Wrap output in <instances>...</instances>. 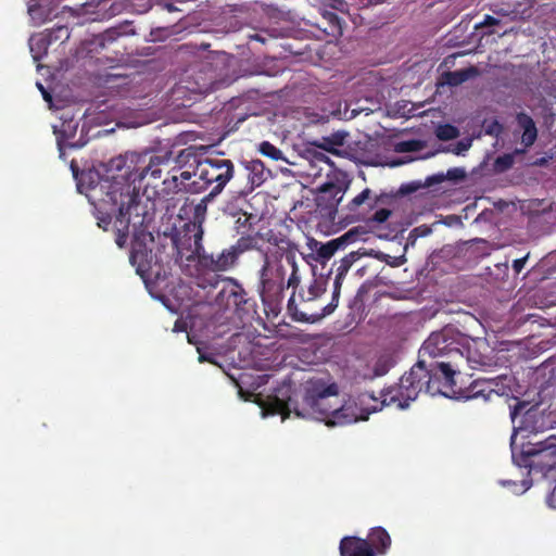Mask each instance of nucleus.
<instances>
[{"label":"nucleus","instance_id":"obj_9","mask_svg":"<svg viewBox=\"0 0 556 556\" xmlns=\"http://www.w3.org/2000/svg\"><path fill=\"white\" fill-rule=\"evenodd\" d=\"M377 409V399L368 392L361 393L341 405H336L329 427L345 426L358 420H367L368 416Z\"/></svg>","mask_w":556,"mask_h":556},{"label":"nucleus","instance_id":"obj_24","mask_svg":"<svg viewBox=\"0 0 556 556\" xmlns=\"http://www.w3.org/2000/svg\"><path fill=\"white\" fill-rule=\"evenodd\" d=\"M488 378H479L475 380L469 388L468 399H478L481 397L484 401H490L493 397L494 389H491L490 383H488Z\"/></svg>","mask_w":556,"mask_h":556},{"label":"nucleus","instance_id":"obj_59","mask_svg":"<svg viewBox=\"0 0 556 556\" xmlns=\"http://www.w3.org/2000/svg\"><path fill=\"white\" fill-rule=\"evenodd\" d=\"M495 33H496V31H494V30H489V31H483V33H482V35H483V36H490V35H493V34H495Z\"/></svg>","mask_w":556,"mask_h":556},{"label":"nucleus","instance_id":"obj_62","mask_svg":"<svg viewBox=\"0 0 556 556\" xmlns=\"http://www.w3.org/2000/svg\"><path fill=\"white\" fill-rule=\"evenodd\" d=\"M495 125H496L500 129L502 128L501 124L495 123Z\"/></svg>","mask_w":556,"mask_h":556},{"label":"nucleus","instance_id":"obj_17","mask_svg":"<svg viewBox=\"0 0 556 556\" xmlns=\"http://www.w3.org/2000/svg\"><path fill=\"white\" fill-rule=\"evenodd\" d=\"M129 260L137 267V273L143 276L151 268L152 252L142 243H134Z\"/></svg>","mask_w":556,"mask_h":556},{"label":"nucleus","instance_id":"obj_42","mask_svg":"<svg viewBox=\"0 0 556 556\" xmlns=\"http://www.w3.org/2000/svg\"><path fill=\"white\" fill-rule=\"evenodd\" d=\"M502 21L500 18H496L492 15H485L483 21L475 26L476 29L484 28V27H491V26H498L501 25Z\"/></svg>","mask_w":556,"mask_h":556},{"label":"nucleus","instance_id":"obj_2","mask_svg":"<svg viewBox=\"0 0 556 556\" xmlns=\"http://www.w3.org/2000/svg\"><path fill=\"white\" fill-rule=\"evenodd\" d=\"M190 216L181 230L174 233L172 241L179 255L184 251H190L197 257L198 266L205 271L224 273L233 269L238 265L235 254L229 248L223 249L219 253H207L203 247V223L205 220V204L185 203L179 216Z\"/></svg>","mask_w":556,"mask_h":556},{"label":"nucleus","instance_id":"obj_29","mask_svg":"<svg viewBox=\"0 0 556 556\" xmlns=\"http://www.w3.org/2000/svg\"><path fill=\"white\" fill-rule=\"evenodd\" d=\"M162 186H163L162 191L167 195L178 193L182 190H187L190 192V190H189L190 185L187 187L185 184H182V181H180L178 175H176V174L172 175L168 178H165L162 181Z\"/></svg>","mask_w":556,"mask_h":556},{"label":"nucleus","instance_id":"obj_35","mask_svg":"<svg viewBox=\"0 0 556 556\" xmlns=\"http://www.w3.org/2000/svg\"><path fill=\"white\" fill-rule=\"evenodd\" d=\"M514 162V155L510 153L500 155L493 163V169L495 173H504L513 167Z\"/></svg>","mask_w":556,"mask_h":556},{"label":"nucleus","instance_id":"obj_63","mask_svg":"<svg viewBox=\"0 0 556 556\" xmlns=\"http://www.w3.org/2000/svg\"><path fill=\"white\" fill-rule=\"evenodd\" d=\"M160 193L157 191H153V195H159Z\"/></svg>","mask_w":556,"mask_h":556},{"label":"nucleus","instance_id":"obj_26","mask_svg":"<svg viewBox=\"0 0 556 556\" xmlns=\"http://www.w3.org/2000/svg\"><path fill=\"white\" fill-rule=\"evenodd\" d=\"M356 260H358V254L356 252H350L340 261L334 278V285H337L338 288H341L345 274Z\"/></svg>","mask_w":556,"mask_h":556},{"label":"nucleus","instance_id":"obj_51","mask_svg":"<svg viewBox=\"0 0 556 556\" xmlns=\"http://www.w3.org/2000/svg\"><path fill=\"white\" fill-rule=\"evenodd\" d=\"M275 408H276L277 413L282 414L286 409H288V404H287V402H285L282 400L275 399Z\"/></svg>","mask_w":556,"mask_h":556},{"label":"nucleus","instance_id":"obj_50","mask_svg":"<svg viewBox=\"0 0 556 556\" xmlns=\"http://www.w3.org/2000/svg\"><path fill=\"white\" fill-rule=\"evenodd\" d=\"M374 371L376 376H383L384 374H387L388 367L384 364H381V362L379 361L376 364Z\"/></svg>","mask_w":556,"mask_h":556},{"label":"nucleus","instance_id":"obj_39","mask_svg":"<svg viewBox=\"0 0 556 556\" xmlns=\"http://www.w3.org/2000/svg\"><path fill=\"white\" fill-rule=\"evenodd\" d=\"M128 27H129V25L125 26L124 29H122V28H111V29L106 30L102 35V42L103 41H113V40H115L121 35L134 34L135 31L132 29L128 30L127 29Z\"/></svg>","mask_w":556,"mask_h":556},{"label":"nucleus","instance_id":"obj_57","mask_svg":"<svg viewBox=\"0 0 556 556\" xmlns=\"http://www.w3.org/2000/svg\"><path fill=\"white\" fill-rule=\"evenodd\" d=\"M38 87L40 88L45 100L51 101V96L45 90L43 86L41 84H38Z\"/></svg>","mask_w":556,"mask_h":556},{"label":"nucleus","instance_id":"obj_58","mask_svg":"<svg viewBox=\"0 0 556 556\" xmlns=\"http://www.w3.org/2000/svg\"><path fill=\"white\" fill-rule=\"evenodd\" d=\"M182 327L180 326L179 321L175 323L174 331H181Z\"/></svg>","mask_w":556,"mask_h":556},{"label":"nucleus","instance_id":"obj_41","mask_svg":"<svg viewBox=\"0 0 556 556\" xmlns=\"http://www.w3.org/2000/svg\"><path fill=\"white\" fill-rule=\"evenodd\" d=\"M291 267V275L289 276L288 280H287V287L288 288H293L294 290L299 287L300 285V281H301V278L298 274L299 269H298V264H296V260L294 261V265H289Z\"/></svg>","mask_w":556,"mask_h":556},{"label":"nucleus","instance_id":"obj_16","mask_svg":"<svg viewBox=\"0 0 556 556\" xmlns=\"http://www.w3.org/2000/svg\"><path fill=\"white\" fill-rule=\"evenodd\" d=\"M516 122L518 126L522 129L521 143L523 146V149H517L516 153H523L526 152V149L532 147L536 141L538 128L533 118L525 112L517 113Z\"/></svg>","mask_w":556,"mask_h":556},{"label":"nucleus","instance_id":"obj_13","mask_svg":"<svg viewBox=\"0 0 556 556\" xmlns=\"http://www.w3.org/2000/svg\"><path fill=\"white\" fill-rule=\"evenodd\" d=\"M358 238V231L351 229L339 238L332 239L327 243H320L316 240H312L311 248L316 251L319 260H329L339 249L344 248L346 244L356 241Z\"/></svg>","mask_w":556,"mask_h":556},{"label":"nucleus","instance_id":"obj_18","mask_svg":"<svg viewBox=\"0 0 556 556\" xmlns=\"http://www.w3.org/2000/svg\"><path fill=\"white\" fill-rule=\"evenodd\" d=\"M366 540L370 544L375 556L387 554L391 546V536L389 532L380 526L372 528Z\"/></svg>","mask_w":556,"mask_h":556},{"label":"nucleus","instance_id":"obj_46","mask_svg":"<svg viewBox=\"0 0 556 556\" xmlns=\"http://www.w3.org/2000/svg\"><path fill=\"white\" fill-rule=\"evenodd\" d=\"M280 241H291V240L288 239L287 237H279L276 235H270L267 238V242L269 243L268 248H278V245L281 244Z\"/></svg>","mask_w":556,"mask_h":556},{"label":"nucleus","instance_id":"obj_20","mask_svg":"<svg viewBox=\"0 0 556 556\" xmlns=\"http://www.w3.org/2000/svg\"><path fill=\"white\" fill-rule=\"evenodd\" d=\"M326 280L320 278H315L306 290L302 289L299 293L300 300L302 304H308L314 302L318 298H320L326 291Z\"/></svg>","mask_w":556,"mask_h":556},{"label":"nucleus","instance_id":"obj_6","mask_svg":"<svg viewBox=\"0 0 556 556\" xmlns=\"http://www.w3.org/2000/svg\"><path fill=\"white\" fill-rule=\"evenodd\" d=\"M438 361L437 358H444V361H466L472 369H482L490 366V359L484 356L475 357L468 350V355L464 356L463 352L455 346L454 341L448 338L445 331L432 332L429 338L422 343L419 350V359Z\"/></svg>","mask_w":556,"mask_h":556},{"label":"nucleus","instance_id":"obj_38","mask_svg":"<svg viewBox=\"0 0 556 556\" xmlns=\"http://www.w3.org/2000/svg\"><path fill=\"white\" fill-rule=\"evenodd\" d=\"M422 148V142L420 140L412 139L402 141L396 144V151L399 152H416Z\"/></svg>","mask_w":556,"mask_h":556},{"label":"nucleus","instance_id":"obj_53","mask_svg":"<svg viewBox=\"0 0 556 556\" xmlns=\"http://www.w3.org/2000/svg\"><path fill=\"white\" fill-rule=\"evenodd\" d=\"M192 176H194V172L191 173V172H188V170L181 172L178 175V177H179L180 181H182V184H185V181L190 180Z\"/></svg>","mask_w":556,"mask_h":556},{"label":"nucleus","instance_id":"obj_27","mask_svg":"<svg viewBox=\"0 0 556 556\" xmlns=\"http://www.w3.org/2000/svg\"><path fill=\"white\" fill-rule=\"evenodd\" d=\"M247 169L249 170L248 180L251 188L258 187L265 181L264 165L261 161H252Z\"/></svg>","mask_w":556,"mask_h":556},{"label":"nucleus","instance_id":"obj_43","mask_svg":"<svg viewBox=\"0 0 556 556\" xmlns=\"http://www.w3.org/2000/svg\"><path fill=\"white\" fill-rule=\"evenodd\" d=\"M465 176H466V173H465L464 168L453 167L446 172L445 179L459 180V179L465 178Z\"/></svg>","mask_w":556,"mask_h":556},{"label":"nucleus","instance_id":"obj_55","mask_svg":"<svg viewBox=\"0 0 556 556\" xmlns=\"http://www.w3.org/2000/svg\"><path fill=\"white\" fill-rule=\"evenodd\" d=\"M521 407H523V404H521V403H517V404L514 406V408H511V410H510V417H511V419H513V420L516 418V416H517V414H518V409H519V408H521Z\"/></svg>","mask_w":556,"mask_h":556},{"label":"nucleus","instance_id":"obj_47","mask_svg":"<svg viewBox=\"0 0 556 556\" xmlns=\"http://www.w3.org/2000/svg\"><path fill=\"white\" fill-rule=\"evenodd\" d=\"M193 153L191 152V149H184L180 151L176 159V163L180 164L182 162H186L189 160L190 156H192Z\"/></svg>","mask_w":556,"mask_h":556},{"label":"nucleus","instance_id":"obj_28","mask_svg":"<svg viewBox=\"0 0 556 556\" xmlns=\"http://www.w3.org/2000/svg\"><path fill=\"white\" fill-rule=\"evenodd\" d=\"M287 308H288V312L293 320H295V321H313V313L309 314L305 311L299 309L294 291L291 294L290 299L288 300Z\"/></svg>","mask_w":556,"mask_h":556},{"label":"nucleus","instance_id":"obj_36","mask_svg":"<svg viewBox=\"0 0 556 556\" xmlns=\"http://www.w3.org/2000/svg\"><path fill=\"white\" fill-rule=\"evenodd\" d=\"M371 190L369 188L364 189L361 193L354 197L350 203L348 204V208L350 212H356L357 208L370 200Z\"/></svg>","mask_w":556,"mask_h":556},{"label":"nucleus","instance_id":"obj_14","mask_svg":"<svg viewBox=\"0 0 556 556\" xmlns=\"http://www.w3.org/2000/svg\"><path fill=\"white\" fill-rule=\"evenodd\" d=\"M278 248H267L263 252L264 262L277 263L285 258L288 265H294L296 260L298 247L292 241H280Z\"/></svg>","mask_w":556,"mask_h":556},{"label":"nucleus","instance_id":"obj_37","mask_svg":"<svg viewBox=\"0 0 556 556\" xmlns=\"http://www.w3.org/2000/svg\"><path fill=\"white\" fill-rule=\"evenodd\" d=\"M46 34L51 35L49 36V39H51V43L58 40L65 41L70 38V30L66 26H58L55 28L47 30Z\"/></svg>","mask_w":556,"mask_h":556},{"label":"nucleus","instance_id":"obj_61","mask_svg":"<svg viewBox=\"0 0 556 556\" xmlns=\"http://www.w3.org/2000/svg\"><path fill=\"white\" fill-rule=\"evenodd\" d=\"M495 14H500V12H498V11H495ZM501 14H502V15H506V13H504V12H503V13L501 12Z\"/></svg>","mask_w":556,"mask_h":556},{"label":"nucleus","instance_id":"obj_40","mask_svg":"<svg viewBox=\"0 0 556 556\" xmlns=\"http://www.w3.org/2000/svg\"><path fill=\"white\" fill-rule=\"evenodd\" d=\"M391 214L392 212L389 208H379L372 214L368 222L374 225H380L386 223L391 216Z\"/></svg>","mask_w":556,"mask_h":556},{"label":"nucleus","instance_id":"obj_34","mask_svg":"<svg viewBox=\"0 0 556 556\" xmlns=\"http://www.w3.org/2000/svg\"><path fill=\"white\" fill-rule=\"evenodd\" d=\"M435 136L442 141L453 140L459 136V130L451 124H443L437 127Z\"/></svg>","mask_w":556,"mask_h":556},{"label":"nucleus","instance_id":"obj_8","mask_svg":"<svg viewBox=\"0 0 556 556\" xmlns=\"http://www.w3.org/2000/svg\"><path fill=\"white\" fill-rule=\"evenodd\" d=\"M522 465L530 471L541 472L544 477L556 478V437L545 441L528 443L521 452Z\"/></svg>","mask_w":556,"mask_h":556},{"label":"nucleus","instance_id":"obj_32","mask_svg":"<svg viewBox=\"0 0 556 556\" xmlns=\"http://www.w3.org/2000/svg\"><path fill=\"white\" fill-rule=\"evenodd\" d=\"M341 288H338L337 285L333 283L332 299L330 303L321 308L320 313H313V321L320 317L328 316L334 312L338 306L339 296H340Z\"/></svg>","mask_w":556,"mask_h":556},{"label":"nucleus","instance_id":"obj_11","mask_svg":"<svg viewBox=\"0 0 556 556\" xmlns=\"http://www.w3.org/2000/svg\"><path fill=\"white\" fill-rule=\"evenodd\" d=\"M186 89L193 93L206 94L213 92L224 85V81L217 80L215 71L210 63L201 64L186 79Z\"/></svg>","mask_w":556,"mask_h":556},{"label":"nucleus","instance_id":"obj_56","mask_svg":"<svg viewBox=\"0 0 556 556\" xmlns=\"http://www.w3.org/2000/svg\"><path fill=\"white\" fill-rule=\"evenodd\" d=\"M419 185H414V184H409L405 187L402 188V191L404 192H413V191H416L418 189Z\"/></svg>","mask_w":556,"mask_h":556},{"label":"nucleus","instance_id":"obj_44","mask_svg":"<svg viewBox=\"0 0 556 556\" xmlns=\"http://www.w3.org/2000/svg\"><path fill=\"white\" fill-rule=\"evenodd\" d=\"M444 180H445V174L439 173V174H435V175H432V176H428L426 178V180H425V186L426 187H431V186L441 184Z\"/></svg>","mask_w":556,"mask_h":556},{"label":"nucleus","instance_id":"obj_31","mask_svg":"<svg viewBox=\"0 0 556 556\" xmlns=\"http://www.w3.org/2000/svg\"><path fill=\"white\" fill-rule=\"evenodd\" d=\"M260 270L262 271L263 276H265V277L269 275L271 277H275L277 279L285 281L286 268H285V265L282 264V262H277V263L264 262Z\"/></svg>","mask_w":556,"mask_h":556},{"label":"nucleus","instance_id":"obj_7","mask_svg":"<svg viewBox=\"0 0 556 556\" xmlns=\"http://www.w3.org/2000/svg\"><path fill=\"white\" fill-rule=\"evenodd\" d=\"M339 388L334 382L326 383L321 379L309 380L305 387L303 404L307 414L329 426L332 412L339 404Z\"/></svg>","mask_w":556,"mask_h":556},{"label":"nucleus","instance_id":"obj_21","mask_svg":"<svg viewBox=\"0 0 556 556\" xmlns=\"http://www.w3.org/2000/svg\"><path fill=\"white\" fill-rule=\"evenodd\" d=\"M50 35L46 33L34 35L29 39V48L33 53L34 60L39 61L48 53V48L51 45Z\"/></svg>","mask_w":556,"mask_h":556},{"label":"nucleus","instance_id":"obj_12","mask_svg":"<svg viewBox=\"0 0 556 556\" xmlns=\"http://www.w3.org/2000/svg\"><path fill=\"white\" fill-rule=\"evenodd\" d=\"M285 281L271 276H263L260 270V295L264 305L276 307L283 300Z\"/></svg>","mask_w":556,"mask_h":556},{"label":"nucleus","instance_id":"obj_4","mask_svg":"<svg viewBox=\"0 0 556 556\" xmlns=\"http://www.w3.org/2000/svg\"><path fill=\"white\" fill-rule=\"evenodd\" d=\"M170 157L169 151L160 155L148 151L126 152L109 161V172L114 173L110 179L129 184L138 193L143 188V192L150 198L149 188L156 187L153 182L161 179L162 166L168 165Z\"/></svg>","mask_w":556,"mask_h":556},{"label":"nucleus","instance_id":"obj_45","mask_svg":"<svg viewBox=\"0 0 556 556\" xmlns=\"http://www.w3.org/2000/svg\"><path fill=\"white\" fill-rule=\"evenodd\" d=\"M323 191L330 192L333 195V198H338L337 203H339L343 198L342 189L334 185H328L325 189H323Z\"/></svg>","mask_w":556,"mask_h":556},{"label":"nucleus","instance_id":"obj_52","mask_svg":"<svg viewBox=\"0 0 556 556\" xmlns=\"http://www.w3.org/2000/svg\"><path fill=\"white\" fill-rule=\"evenodd\" d=\"M469 144L464 143L463 141H458L455 146V148L452 150L455 154H460L463 151H466L468 149Z\"/></svg>","mask_w":556,"mask_h":556},{"label":"nucleus","instance_id":"obj_3","mask_svg":"<svg viewBox=\"0 0 556 556\" xmlns=\"http://www.w3.org/2000/svg\"><path fill=\"white\" fill-rule=\"evenodd\" d=\"M136 188L117 179L111 180L110 176L100 178L99 182L90 188L89 199L99 210L105 211V217L100 222L109 225L112 215L116 216V224L128 229L132 224L141 226L144 220V208L140 203V194Z\"/></svg>","mask_w":556,"mask_h":556},{"label":"nucleus","instance_id":"obj_22","mask_svg":"<svg viewBox=\"0 0 556 556\" xmlns=\"http://www.w3.org/2000/svg\"><path fill=\"white\" fill-rule=\"evenodd\" d=\"M323 24L325 25L323 30L326 35L337 38L342 35L341 18L337 13L325 11L321 15Z\"/></svg>","mask_w":556,"mask_h":556},{"label":"nucleus","instance_id":"obj_1","mask_svg":"<svg viewBox=\"0 0 556 556\" xmlns=\"http://www.w3.org/2000/svg\"><path fill=\"white\" fill-rule=\"evenodd\" d=\"M463 362L418 359L410 370L401 377L397 384L386 390L381 405H396L404 409L421 391L446 397L457 395L460 389H456L455 375L459 374Z\"/></svg>","mask_w":556,"mask_h":556},{"label":"nucleus","instance_id":"obj_5","mask_svg":"<svg viewBox=\"0 0 556 556\" xmlns=\"http://www.w3.org/2000/svg\"><path fill=\"white\" fill-rule=\"evenodd\" d=\"M233 175L235 164L229 159L214 156L198 161L194 176L198 177L199 181H193L189 190L192 193H200L211 189L210 193L197 203L205 204V213L207 212V203L222 193L226 185L233 178Z\"/></svg>","mask_w":556,"mask_h":556},{"label":"nucleus","instance_id":"obj_15","mask_svg":"<svg viewBox=\"0 0 556 556\" xmlns=\"http://www.w3.org/2000/svg\"><path fill=\"white\" fill-rule=\"evenodd\" d=\"M340 556H375L367 540L358 536H344L339 545Z\"/></svg>","mask_w":556,"mask_h":556},{"label":"nucleus","instance_id":"obj_60","mask_svg":"<svg viewBox=\"0 0 556 556\" xmlns=\"http://www.w3.org/2000/svg\"><path fill=\"white\" fill-rule=\"evenodd\" d=\"M377 204V199H375L372 202L368 203V206L371 208Z\"/></svg>","mask_w":556,"mask_h":556},{"label":"nucleus","instance_id":"obj_25","mask_svg":"<svg viewBox=\"0 0 556 556\" xmlns=\"http://www.w3.org/2000/svg\"><path fill=\"white\" fill-rule=\"evenodd\" d=\"M232 254H235V257L239 262L240 256L251 250H260L257 247V238L256 236L247 235L241 236L235 244L228 247Z\"/></svg>","mask_w":556,"mask_h":556},{"label":"nucleus","instance_id":"obj_23","mask_svg":"<svg viewBox=\"0 0 556 556\" xmlns=\"http://www.w3.org/2000/svg\"><path fill=\"white\" fill-rule=\"evenodd\" d=\"M478 74V70L473 66L462 68L453 72H446L444 74L445 83L448 86L456 87L475 77Z\"/></svg>","mask_w":556,"mask_h":556},{"label":"nucleus","instance_id":"obj_49","mask_svg":"<svg viewBox=\"0 0 556 556\" xmlns=\"http://www.w3.org/2000/svg\"><path fill=\"white\" fill-rule=\"evenodd\" d=\"M526 262H527V256L515 260V261L513 262V268H514V270H515L517 274H519V273L523 269Z\"/></svg>","mask_w":556,"mask_h":556},{"label":"nucleus","instance_id":"obj_48","mask_svg":"<svg viewBox=\"0 0 556 556\" xmlns=\"http://www.w3.org/2000/svg\"><path fill=\"white\" fill-rule=\"evenodd\" d=\"M127 231L128 229H124L123 227L118 228V235L116 238V243L118 247H123L125 244V241L127 239Z\"/></svg>","mask_w":556,"mask_h":556},{"label":"nucleus","instance_id":"obj_10","mask_svg":"<svg viewBox=\"0 0 556 556\" xmlns=\"http://www.w3.org/2000/svg\"><path fill=\"white\" fill-rule=\"evenodd\" d=\"M226 286L219 291L217 301L226 308H233L240 318L254 312V301L248 296L242 285L233 277H224Z\"/></svg>","mask_w":556,"mask_h":556},{"label":"nucleus","instance_id":"obj_19","mask_svg":"<svg viewBox=\"0 0 556 556\" xmlns=\"http://www.w3.org/2000/svg\"><path fill=\"white\" fill-rule=\"evenodd\" d=\"M348 137L349 134L346 131L338 130L329 136L321 137L318 147L332 154H339L338 148L345 144Z\"/></svg>","mask_w":556,"mask_h":556},{"label":"nucleus","instance_id":"obj_33","mask_svg":"<svg viewBox=\"0 0 556 556\" xmlns=\"http://www.w3.org/2000/svg\"><path fill=\"white\" fill-rule=\"evenodd\" d=\"M258 151L262 155L267 156L273 161L285 160L282 151L269 141L261 142Z\"/></svg>","mask_w":556,"mask_h":556},{"label":"nucleus","instance_id":"obj_54","mask_svg":"<svg viewBox=\"0 0 556 556\" xmlns=\"http://www.w3.org/2000/svg\"><path fill=\"white\" fill-rule=\"evenodd\" d=\"M198 352H199V362L200 363H204V362L214 363L213 357L211 355L201 353L200 349H198Z\"/></svg>","mask_w":556,"mask_h":556},{"label":"nucleus","instance_id":"obj_30","mask_svg":"<svg viewBox=\"0 0 556 556\" xmlns=\"http://www.w3.org/2000/svg\"><path fill=\"white\" fill-rule=\"evenodd\" d=\"M507 380H508V378L505 375H500L494 378H488V381H489L488 383H490L491 389H494L493 396L494 395L495 396H503V395L508 396L511 389H510V386L508 383H506Z\"/></svg>","mask_w":556,"mask_h":556}]
</instances>
